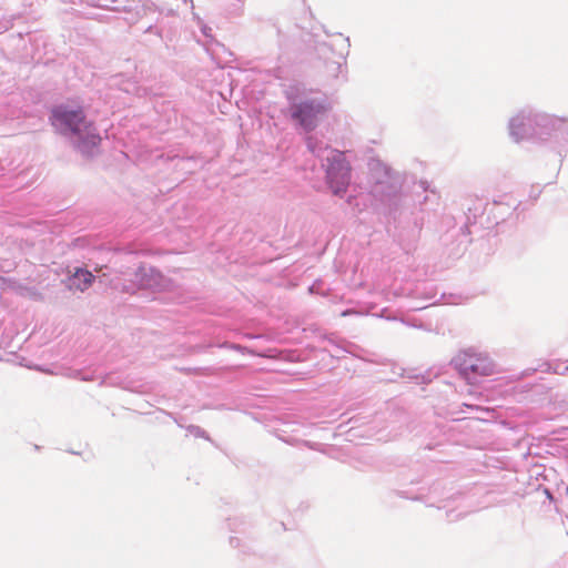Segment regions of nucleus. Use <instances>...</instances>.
<instances>
[{
    "instance_id": "obj_3",
    "label": "nucleus",
    "mask_w": 568,
    "mask_h": 568,
    "mask_svg": "<svg viewBox=\"0 0 568 568\" xmlns=\"http://www.w3.org/2000/svg\"><path fill=\"white\" fill-rule=\"evenodd\" d=\"M328 161L327 182L329 187L334 194L345 193L349 183L351 168L345 160L344 153L339 151H332V156Z\"/></svg>"
},
{
    "instance_id": "obj_6",
    "label": "nucleus",
    "mask_w": 568,
    "mask_h": 568,
    "mask_svg": "<svg viewBox=\"0 0 568 568\" xmlns=\"http://www.w3.org/2000/svg\"><path fill=\"white\" fill-rule=\"evenodd\" d=\"M101 142V138L98 134H89L88 140L82 142V145L85 146L87 144H90L92 146L99 145Z\"/></svg>"
},
{
    "instance_id": "obj_4",
    "label": "nucleus",
    "mask_w": 568,
    "mask_h": 568,
    "mask_svg": "<svg viewBox=\"0 0 568 568\" xmlns=\"http://www.w3.org/2000/svg\"><path fill=\"white\" fill-rule=\"evenodd\" d=\"M327 110L328 106L326 104L316 101L301 102L291 108L292 118L298 121L307 131L316 126L318 116L324 114Z\"/></svg>"
},
{
    "instance_id": "obj_5",
    "label": "nucleus",
    "mask_w": 568,
    "mask_h": 568,
    "mask_svg": "<svg viewBox=\"0 0 568 568\" xmlns=\"http://www.w3.org/2000/svg\"><path fill=\"white\" fill-rule=\"evenodd\" d=\"M93 281L94 275L90 271L78 267L69 277V287L83 292L92 285Z\"/></svg>"
},
{
    "instance_id": "obj_1",
    "label": "nucleus",
    "mask_w": 568,
    "mask_h": 568,
    "mask_svg": "<svg viewBox=\"0 0 568 568\" xmlns=\"http://www.w3.org/2000/svg\"><path fill=\"white\" fill-rule=\"evenodd\" d=\"M454 363L467 379L490 376L496 372L495 365L488 356L469 351L460 352Z\"/></svg>"
},
{
    "instance_id": "obj_2",
    "label": "nucleus",
    "mask_w": 568,
    "mask_h": 568,
    "mask_svg": "<svg viewBox=\"0 0 568 568\" xmlns=\"http://www.w3.org/2000/svg\"><path fill=\"white\" fill-rule=\"evenodd\" d=\"M50 122L54 128L61 131H70L77 135H80L82 131H87L90 126L81 108L69 109L67 105L54 106L51 111Z\"/></svg>"
}]
</instances>
